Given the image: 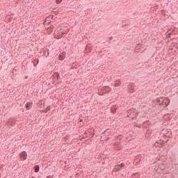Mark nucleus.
Masks as SVG:
<instances>
[{
    "label": "nucleus",
    "mask_w": 178,
    "mask_h": 178,
    "mask_svg": "<svg viewBox=\"0 0 178 178\" xmlns=\"http://www.w3.org/2000/svg\"><path fill=\"white\" fill-rule=\"evenodd\" d=\"M167 133L164 134V137H165V140H160L154 143V145L156 147H159V148H161V147L163 145V143H167L169 141V138H170V136H172V131H166Z\"/></svg>",
    "instance_id": "f257e3e1"
},
{
    "label": "nucleus",
    "mask_w": 178,
    "mask_h": 178,
    "mask_svg": "<svg viewBox=\"0 0 178 178\" xmlns=\"http://www.w3.org/2000/svg\"><path fill=\"white\" fill-rule=\"evenodd\" d=\"M53 79L56 81L57 84L59 83H62V81H60L59 79H60V75L58 72H54L52 75Z\"/></svg>",
    "instance_id": "f03ea898"
},
{
    "label": "nucleus",
    "mask_w": 178,
    "mask_h": 178,
    "mask_svg": "<svg viewBox=\"0 0 178 178\" xmlns=\"http://www.w3.org/2000/svg\"><path fill=\"white\" fill-rule=\"evenodd\" d=\"M169 104H170V100L168 97H164L163 98V103H162V106L163 108H166Z\"/></svg>",
    "instance_id": "7ed1b4c3"
},
{
    "label": "nucleus",
    "mask_w": 178,
    "mask_h": 178,
    "mask_svg": "<svg viewBox=\"0 0 178 178\" xmlns=\"http://www.w3.org/2000/svg\"><path fill=\"white\" fill-rule=\"evenodd\" d=\"M128 91L129 92H134V91H136V86L134 83H130L128 85Z\"/></svg>",
    "instance_id": "20e7f679"
},
{
    "label": "nucleus",
    "mask_w": 178,
    "mask_h": 178,
    "mask_svg": "<svg viewBox=\"0 0 178 178\" xmlns=\"http://www.w3.org/2000/svg\"><path fill=\"white\" fill-rule=\"evenodd\" d=\"M122 168H124V163H122L121 164L116 165L114 168V170L115 172H120V170H122Z\"/></svg>",
    "instance_id": "39448f33"
},
{
    "label": "nucleus",
    "mask_w": 178,
    "mask_h": 178,
    "mask_svg": "<svg viewBox=\"0 0 178 178\" xmlns=\"http://www.w3.org/2000/svg\"><path fill=\"white\" fill-rule=\"evenodd\" d=\"M19 156L21 161H26V159H27V152L23 151L22 153L19 154Z\"/></svg>",
    "instance_id": "423d86ee"
},
{
    "label": "nucleus",
    "mask_w": 178,
    "mask_h": 178,
    "mask_svg": "<svg viewBox=\"0 0 178 178\" xmlns=\"http://www.w3.org/2000/svg\"><path fill=\"white\" fill-rule=\"evenodd\" d=\"M65 58H66V52L63 51L58 56L59 60H65Z\"/></svg>",
    "instance_id": "0eeeda50"
},
{
    "label": "nucleus",
    "mask_w": 178,
    "mask_h": 178,
    "mask_svg": "<svg viewBox=\"0 0 178 178\" xmlns=\"http://www.w3.org/2000/svg\"><path fill=\"white\" fill-rule=\"evenodd\" d=\"M25 108L27 111H30V109L33 108V102H27L25 105Z\"/></svg>",
    "instance_id": "6e6552de"
},
{
    "label": "nucleus",
    "mask_w": 178,
    "mask_h": 178,
    "mask_svg": "<svg viewBox=\"0 0 178 178\" xmlns=\"http://www.w3.org/2000/svg\"><path fill=\"white\" fill-rule=\"evenodd\" d=\"M59 33L62 35H65V34H67L69 33V31L67 29H65V31H63V29H60L59 31Z\"/></svg>",
    "instance_id": "1a4fd4ad"
},
{
    "label": "nucleus",
    "mask_w": 178,
    "mask_h": 178,
    "mask_svg": "<svg viewBox=\"0 0 178 178\" xmlns=\"http://www.w3.org/2000/svg\"><path fill=\"white\" fill-rule=\"evenodd\" d=\"M163 102V97H160V98L156 99V104H158L159 105H162Z\"/></svg>",
    "instance_id": "9d476101"
},
{
    "label": "nucleus",
    "mask_w": 178,
    "mask_h": 178,
    "mask_svg": "<svg viewBox=\"0 0 178 178\" xmlns=\"http://www.w3.org/2000/svg\"><path fill=\"white\" fill-rule=\"evenodd\" d=\"M33 169L35 170V173H38L40 172V165H36L33 167Z\"/></svg>",
    "instance_id": "9b49d317"
},
{
    "label": "nucleus",
    "mask_w": 178,
    "mask_h": 178,
    "mask_svg": "<svg viewBox=\"0 0 178 178\" xmlns=\"http://www.w3.org/2000/svg\"><path fill=\"white\" fill-rule=\"evenodd\" d=\"M116 111H118V108L116 107H111V113H116Z\"/></svg>",
    "instance_id": "f8f14e48"
},
{
    "label": "nucleus",
    "mask_w": 178,
    "mask_h": 178,
    "mask_svg": "<svg viewBox=\"0 0 178 178\" xmlns=\"http://www.w3.org/2000/svg\"><path fill=\"white\" fill-rule=\"evenodd\" d=\"M40 60H38V58H36L33 60V66H37V65H38Z\"/></svg>",
    "instance_id": "ddd939ff"
},
{
    "label": "nucleus",
    "mask_w": 178,
    "mask_h": 178,
    "mask_svg": "<svg viewBox=\"0 0 178 178\" xmlns=\"http://www.w3.org/2000/svg\"><path fill=\"white\" fill-rule=\"evenodd\" d=\"M49 55V51H48V50H47V51H44L43 56H46V58H48Z\"/></svg>",
    "instance_id": "4468645a"
},
{
    "label": "nucleus",
    "mask_w": 178,
    "mask_h": 178,
    "mask_svg": "<svg viewBox=\"0 0 178 178\" xmlns=\"http://www.w3.org/2000/svg\"><path fill=\"white\" fill-rule=\"evenodd\" d=\"M127 115H128V116H129H129H134V112H133V111L129 110L128 112H127Z\"/></svg>",
    "instance_id": "2eb2a0df"
},
{
    "label": "nucleus",
    "mask_w": 178,
    "mask_h": 178,
    "mask_svg": "<svg viewBox=\"0 0 178 178\" xmlns=\"http://www.w3.org/2000/svg\"><path fill=\"white\" fill-rule=\"evenodd\" d=\"M171 35H176L177 34V31L176 30H172L171 33H170Z\"/></svg>",
    "instance_id": "dca6fc26"
},
{
    "label": "nucleus",
    "mask_w": 178,
    "mask_h": 178,
    "mask_svg": "<svg viewBox=\"0 0 178 178\" xmlns=\"http://www.w3.org/2000/svg\"><path fill=\"white\" fill-rule=\"evenodd\" d=\"M114 86H115V87H119V86H120V79L118 80V81L115 83Z\"/></svg>",
    "instance_id": "f3484780"
},
{
    "label": "nucleus",
    "mask_w": 178,
    "mask_h": 178,
    "mask_svg": "<svg viewBox=\"0 0 178 178\" xmlns=\"http://www.w3.org/2000/svg\"><path fill=\"white\" fill-rule=\"evenodd\" d=\"M48 19H54V15H50L49 17H46L44 23H47V22H48Z\"/></svg>",
    "instance_id": "a211bd4d"
},
{
    "label": "nucleus",
    "mask_w": 178,
    "mask_h": 178,
    "mask_svg": "<svg viewBox=\"0 0 178 178\" xmlns=\"http://www.w3.org/2000/svg\"><path fill=\"white\" fill-rule=\"evenodd\" d=\"M51 111V106L47 107V108L44 110V113H47V112H49Z\"/></svg>",
    "instance_id": "6ab92c4d"
},
{
    "label": "nucleus",
    "mask_w": 178,
    "mask_h": 178,
    "mask_svg": "<svg viewBox=\"0 0 178 178\" xmlns=\"http://www.w3.org/2000/svg\"><path fill=\"white\" fill-rule=\"evenodd\" d=\"M9 122L11 124H15V119H13V118L10 119Z\"/></svg>",
    "instance_id": "aec40b11"
},
{
    "label": "nucleus",
    "mask_w": 178,
    "mask_h": 178,
    "mask_svg": "<svg viewBox=\"0 0 178 178\" xmlns=\"http://www.w3.org/2000/svg\"><path fill=\"white\" fill-rule=\"evenodd\" d=\"M133 176H135L136 178H140V174L138 172L133 174Z\"/></svg>",
    "instance_id": "412c9836"
},
{
    "label": "nucleus",
    "mask_w": 178,
    "mask_h": 178,
    "mask_svg": "<svg viewBox=\"0 0 178 178\" xmlns=\"http://www.w3.org/2000/svg\"><path fill=\"white\" fill-rule=\"evenodd\" d=\"M117 140H119V141H120V140H122V135L118 136Z\"/></svg>",
    "instance_id": "4be33fe9"
},
{
    "label": "nucleus",
    "mask_w": 178,
    "mask_h": 178,
    "mask_svg": "<svg viewBox=\"0 0 178 178\" xmlns=\"http://www.w3.org/2000/svg\"><path fill=\"white\" fill-rule=\"evenodd\" d=\"M63 0H56V2L58 5L62 2Z\"/></svg>",
    "instance_id": "5701e85b"
},
{
    "label": "nucleus",
    "mask_w": 178,
    "mask_h": 178,
    "mask_svg": "<svg viewBox=\"0 0 178 178\" xmlns=\"http://www.w3.org/2000/svg\"><path fill=\"white\" fill-rule=\"evenodd\" d=\"M112 40H113V37H110L109 38V41H112Z\"/></svg>",
    "instance_id": "b1692460"
},
{
    "label": "nucleus",
    "mask_w": 178,
    "mask_h": 178,
    "mask_svg": "<svg viewBox=\"0 0 178 178\" xmlns=\"http://www.w3.org/2000/svg\"><path fill=\"white\" fill-rule=\"evenodd\" d=\"M55 83H56V81L54 79V80H53V81H52V84H55Z\"/></svg>",
    "instance_id": "393cba45"
},
{
    "label": "nucleus",
    "mask_w": 178,
    "mask_h": 178,
    "mask_svg": "<svg viewBox=\"0 0 178 178\" xmlns=\"http://www.w3.org/2000/svg\"><path fill=\"white\" fill-rule=\"evenodd\" d=\"M119 144H120V143H119V142L115 143V145H119Z\"/></svg>",
    "instance_id": "a878e982"
},
{
    "label": "nucleus",
    "mask_w": 178,
    "mask_h": 178,
    "mask_svg": "<svg viewBox=\"0 0 178 178\" xmlns=\"http://www.w3.org/2000/svg\"><path fill=\"white\" fill-rule=\"evenodd\" d=\"M50 29V31H54V28H49Z\"/></svg>",
    "instance_id": "bb28decb"
},
{
    "label": "nucleus",
    "mask_w": 178,
    "mask_h": 178,
    "mask_svg": "<svg viewBox=\"0 0 178 178\" xmlns=\"http://www.w3.org/2000/svg\"><path fill=\"white\" fill-rule=\"evenodd\" d=\"M90 136H91V138H92V137H94V134H91Z\"/></svg>",
    "instance_id": "cd10ccee"
},
{
    "label": "nucleus",
    "mask_w": 178,
    "mask_h": 178,
    "mask_svg": "<svg viewBox=\"0 0 178 178\" xmlns=\"http://www.w3.org/2000/svg\"><path fill=\"white\" fill-rule=\"evenodd\" d=\"M83 122V120H80L79 123H81Z\"/></svg>",
    "instance_id": "c85d7f7f"
},
{
    "label": "nucleus",
    "mask_w": 178,
    "mask_h": 178,
    "mask_svg": "<svg viewBox=\"0 0 178 178\" xmlns=\"http://www.w3.org/2000/svg\"><path fill=\"white\" fill-rule=\"evenodd\" d=\"M46 178H51V176H47Z\"/></svg>",
    "instance_id": "c756f323"
},
{
    "label": "nucleus",
    "mask_w": 178,
    "mask_h": 178,
    "mask_svg": "<svg viewBox=\"0 0 178 178\" xmlns=\"http://www.w3.org/2000/svg\"><path fill=\"white\" fill-rule=\"evenodd\" d=\"M47 23H51V22H49V20H48V22Z\"/></svg>",
    "instance_id": "7c9ffc66"
},
{
    "label": "nucleus",
    "mask_w": 178,
    "mask_h": 178,
    "mask_svg": "<svg viewBox=\"0 0 178 178\" xmlns=\"http://www.w3.org/2000/svg\"><path fill=\"white\" fill-rule=\"evenodd\" d=\"M31 178H35V177H31Z\"/></svg>",
    "instance_id": "2f4dec72"
}]
</instances>
